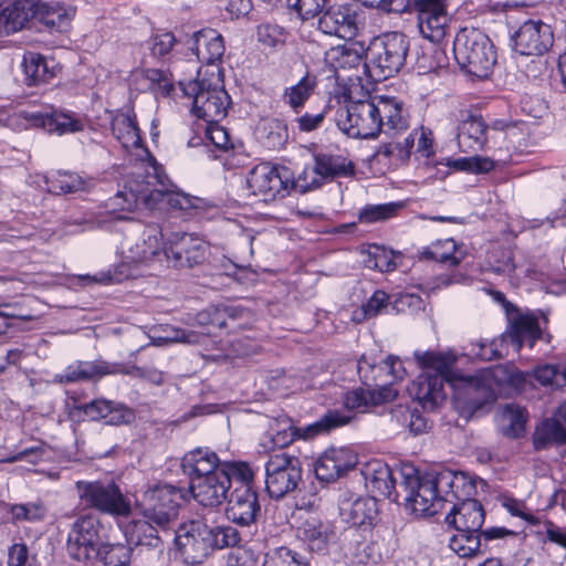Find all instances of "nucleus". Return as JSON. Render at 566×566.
Here are the masks:
<instances>
[{"label": "nucleus", "mask_w": 566, "mask_h": 566, "mask_svg": "<svg viewBox=\"0 0 566 566\" xmlns=\"http://www.w3.org/2000/svg\"><path fill=\"white\" fill-rule=\"evenodd\" d=\"M397 392L387 385H381L377 390L357 388L346 392L344 406L348 410L366 412L370 407L391 401Z\"/></svg>", "instance_id": "28"}, {"label": "nucleus", "mask_w": 566, "mask_h": 566, "mask_svg": "<svg viewBox=\"0 0 566 566\" xmlns=\"http://www.w3.org/2000/svg\"><path fill=\"white\" fill-rule=\"evenodd\" d=\"M196 80L187 83L179 81L184 94L192 98L193 114L207 123H216L227 115L230 97L220 86L219 74L212 78H201L200 72Z\"/></svg>", "instance_id": "9"}, {"label": "nucleus", "mask_w": 566, "mask_h": 566, "mask_svg": "<svg viewBox=\"0 0 566 566\" xmlns=\"http://www.w3.org/2000/svg\"><path fill=\"white\" fill-rule=\"evenodd\" d=\"M411 6L417 14L418 28L422 36L431 42L442 41L451 22L446 0H411Z\"/></svg>", "instance_id": "12"}, {"label": "nucleus", "mask_w": 566, "mask_h": 566, "mask_svg": "<svg viewBox=\"0 0 566 566\" xmlns=\"http://www.w3.org/2000/svg\"><path fill=\"white\" fill-rule=\"evenodd\" d=\"M376 497H344L340 514L355 526L371 524L377 515Z\"/></svg>", "instance_id": "30"}, {"label": "nucleus", "mask_w": 566, "mask_h": 566, "mask_svg": "<svg viewBox=\"0 0 566 566\" xmlns=\"http://www.w3.org/2000/svg\"><path fill=\"white\" fill-rule=\"evenodd\" d=\"M23 117L31 125L57 135L73 134L84 129V119L71 111H53L49 114L25 112Z\"/></svg>", "instance_id": "20"}, {"label": "nucleus", "mask_w": 566, "mask_h": 566, "mask_svg": "<svg viewBox=\"0 0 566 566\" xmlns=\"http://www.w3.org/2000/svg\"><path fill=\"white\" fill-rule=\"evenodd\" d=\"M350 421V417L339 411H329L315 423L308 426L305 430V438L316 436L322 432H328L332 429L344 426Z\"/></svg>", "instance_id": "52"}, {"label": "nucleus", "mask_w": 566, "mask_h": 566, "mask_svg": "<svg viewBox=\"0 0 566 566\" xmlns=\"http://www.w3.org/2000/svg\"><path fill=\"white\" fill-rule=\"evenodd\" d=\"M228 556L227 566H258V555L251 548L234 545Z\"/></svg>", "instance_id": "64"}, {"label": "nucleus", "mask_w": 566, "mask_h": 566, "mask_svg": "<svg viewBox=\"0 0 566 566\" xmlns=\"http://www.w3.org/2000/svg\"><path fill=\"white\" fill-rule=\"evenodd\" d=\"M325 59L335 70L356 71L355 77L361 81L363 65L367 60V49L361 42H348L331 48L326 52Z\"/></svg>", "instance_id": "22"}, {"label": "nucleus", "mask_w": 566, "mask_h": 566, "mask_svg": "<svg viewBox=\"0 0 566 566\" xmlns=\"http://www.w3.org/2000/svg\"><path fill=\"white\" fill-rule=\"evenodd\" d=\"M446 497H405L403 503L397 502L417 517H431L444 506Z\"/></svg>", "instance_id": "43"}, {"label": "nucleus", "mask_w": 566, "mask_h": 566, "mask_svg": "<svg viewBox=\"0 0 566 566\" xmlns=\"http://www.w3.org/2000/svg\"><path fill=\"white\" fill-rule=\"evenodd\" d=\"M402 488L409 495L431 493L432 495H474L479 491L475 480L462 472L442 470L420 474L413 467L401 471Z\"/></svg>", "instance_id": "6"}, {"label": "nucleus", "mask_w": 566, "mask_h": 566, "mask_svg": "<svg viewBox=\"0 0 566 566\" xmlns=\"http://www.w3.org/2000/svg\"><path fill=\"white\" fill-rule=\"evenodd\" d=\"M99 536V524L92 516L77 518L69 533L66 551L77 562L94 560L103 545Z\"/></svg>", "instance_id": "11"}, {"label": "nucleus", "mask_w": 566, "mask_h": 566, "mask_svg": "<svg viewBox=\"0 0 566 566\" xmlns=\"http://www.w3.org/2000/svg\"><path fill=\"white\" fill-rule=\"evenodd\" d=\"M159 329L167 335L168 340H170L171 344L182 343L196 345L200 344L203 339V335L196 331L184 329L171 325L160 326Z\"/></svg>", "instance_id": "59"}, {"label": "nucleus", "mask_w": 566, "mask_h": 566, "mask_svg": "<svg viewBox=\"0 0 566 566\" xmlns=\"http://www.w3.org/2000/svg\"><path fill=\"white\" fill-rule=\"evenodd\" d=\"M388 301L389 296L386 292L380 290L376 291L367 301V303L361 306L359 313L361 317H358L356 314L355 318L360 321L361 318H370L377 316L384 308L387 307Z\"/></svg>", "instance_id": "62"}, {"label": "nucleus", "mask_w": 566, "mask_h": 566, "mask_svg": "<svg viewBox=\"0 0 566 566\" xmlns=\"http://www.w3.org/2000/svg\"><path fill=\"white\" fill-rule=\"evenodd\" d=\"M356 454L346 448L327 449L315 462L314 472L318 480L332 482L354 469Z\"/></svg>", "instance_id": "19"}, {"label": "nucleus", "mask_w": 566, "mask_h": 566, "mask_svg": "<svg viewBox=\"0 0 566 566\" xmlns=\"http://www.w3.org/2000/svg\"><path fill=\"white\" fill-rule=\"evenodd\" d=\"M109 408H113V401L106 399H95L77 407L84 416L92 421H106Z\"/></svg>", "instance_id": "61"}, {"label": "nucleus", "mask_w": 566, "mask_h": 566, "mask_svg": "<svg viewBox=\"0 0 566 566\" xmlns=\"http://www.w3.org/2000/svg\"><path fill=\"white\" fill-rule=\"evenodd\" d=\"M146 172L148 174L149 180H151L154 184L157 181V184L160 186L159 188L155 186V189L157 191H161L163 193V197L156 202V208L164 201H166L174 209L187 210L192 207L191 197L189 195L176 191L165 184L160 175V167L158 165L157 174L148 168L146 169Z\"/></svg>", "instance_id": "37"}, {"label": "nucleus", "mask_w": 566, "mask_h": 566, "mask_svg": "<svg viewBox=\"0 0 566 566\" xmlns=\"http://www.w3.org/2000/svg\"><path fill=\"white\" fill-rule=\"evenodd\" d=\"M421 255L428 260L449 263L451 266H457L463 260V254L457 250V244L453 239L433 242L422 250Z\"/></svg>", "instance_id": "40"}, {"label": "nucleus", "mask_w": 566, "mask_h": 566, "mask_svg": "<svg viewBox=\"0 0 566 566\" xmlns=\"http://www.w3.org/2000/svg\"><path fill=\"white\" fill-rule=\"evenodd\" d=\"M338 128L352 138H376L381 132L395 135L408 128L401 104L392 97L349 102L336 111Z\"/></svg>", "instance_id": "1"}, {"label": "nucleus", "mask_w": 566, "mask_h": 566, "mask_svg": "<svg viewBox=\"0 0 566 566\" xmlns=\"http://www.w3.org/2000/svg\"><path fill=\"white\" fill-rule=\"evenodd\" d=\"M444 382L447 381L439 374L421 373L412 381L409 392L423 409L434 410L447 397Z\"/></svg>", "instance_id": "23"}, {"label": "nucleus", "mask_w": 566, "mask_h": 566, "mask_svg": "<svg viewBox=\"0 0 566 566\" xmlns=\"http://www.w3.org/2000/svg\"><path fill=\"white\" fill-rule=\"evenodd\" d=\"M364 475L366 488L371 494L390 495L395 489L392 472L386 463L379 461L369 463Z\"/></svg>", "instance_id": "33"}, {"label": "nucleus", "mask_w": 566, "mask_h": 566, "mask_svg": "<svg viewBox=\"0 0 566 566\" xmlns=\"http://www.w3.org/2000/svg\"><path fill=\"white\" fill-rule=\"evenodd\" d=\"M11 513L15 520L38 521L44 517L46 507L42 501L36 500L24 504H15L11 507Z\"/></svg>", "instance_id": "58"}, {"label": "nucleus", "mask_w": 566, "mask_h": 566, "mask_svg": "<svg viewBox=\"0 0 566 566\" xmlns=\"http://www.w3.org/2000/svg\"><path fill=\"white\" fill-rule=\"evenodd\" d=\"M128 542L135 545L157 547L160 543L156 528L147 521H136L127 532Z\"/></svg>", "instance_id": "47"}, {"label": "nucleus", "mask_w": 566, "mask_h": 566, "mask_svg": "<svg viewBox=\"0 0 566 566\" xmlns=\"http://www.w3.org/2000/svg\"><path fill=\"white\" fill-rule=\"evenodd\" d=\"M408 51L409 41L402 33L390 32L374 39L367 48L363 75L371 82L392 77L405 65Z\"/></svg>", "instance_id": "5"}, {"label": "nucleus", "mask_w": 566, "mask_h": 566, "mask_svg": "<svg viewBox=\"0 0 566 566\" xmlns=\"http://www.w3.org/2000/svg\"><path fill=\"white\" fill-rule=\"evenodd\" d=\"M290 468H300V461L297 458L289 455L281 450L270 454L265 464L266 475L287 471Z\"/></svg>", "instance_id": "60"}, {"label": "nucleus", "mask_w": 566, "mask_h": 566, "mask_svg": "<svg viewBox=\"0 0 566 566\" xmlns=\"http://www.w3.org/2000/svg\"><path fill=\"white\" fill-rule=\"evenodd\" d=\"M315 86V78L306 74L295 85L285 88L283 99L293 109L297 111L308 99Z\"/></svg>", "instance_id": "44"}, {"label": "nucleus", "mask_w": 566, "mask_h": 566, "mask_svg": "<svg viewBox=\"0 0 566 566\" xmlns=\"http://www.w3.org/2000/svg\"><path fill=\"white\" fill-rule=\"evenodd\" d=\"M163 250L161 231L157 224L143 227L142 231L126 239L123 255L129 263H146Z\"/></svg>", "instance_id": "16"}, {"label": "nucleus", "mask_w": 566, "mask_h": 566, "mask_svg": "<svg viewBox=\"0 0 566 566\" xmlns=\"http://www.w3.org/2000/svg\"><path fill=\"white\" fill-rule=\"evenodd\" d=\"M191 50L206 64H214L224 53L222 36L213 29H203L193 35Z\"/></svg>", "instance_id": "29"}, {"label": "nucleus", "mask_w": 566, "mask_h": 566, "mask_svg": "<svg viewBox=\"0 0 566 566\" xmlns=\"http://www.w3.org/2000/svg\"><path fill=\"white\" fill-rule=\"evenodd\" d=\"M502 422L506 436L517 438L525 430L526 411L520 406L506 405L502 411Z\"/></svg>", "instance_id": "46"}, {"label": "nucleus", "mask_w": 566, "mask_h": 566, "mask_svg": "<svg viewBox=\"0 0 566 566\" xmlns=\"http://www.w3.org/2000/svg\"><path fill=\"white\" fill-rule=\"evenodd\" d=\"M453 54L469 75L486 78L496 62L494 46L486 34L475 28H462L453 41Z\"/></svg>", "instance_id": "7"}, {"label": "nucleus", "mask_w": 566, "mask_h": 566, "mask_svg": "<svg viewBox=\"0 0 566 566\" xmlns=\"http://www.w3.org/2000/svg\"><path fill=\"white\" fill-rule=\"evenodd\" d=\"M98 553L94 560H99L105 566H128L129 552L123 545L103 543Z\"/></svg>", "instance_id": "53"}, {"label": "nucleus", "mask_w": 566, "mask_h": 566, "mask_svg": "<svg viewBox=\"0 0 566 566\" xmlns=\"http://www.w3.org/2000/svg\"><path fill=\"white\" fill-rule=\"evenodd\" d=\"M553 32L539 20L524 22L514 33V49L521 55H542L553 45Z\"/></svg>", "instance_id": "15"}, {"label": "nucleus", "mask_w": 566, "mask_h": 566, "mask_svg": "<svg viewBox=\"0 0 566 566\" xmlns=\"http://www.w3.org/2000/svg\"><path fill=\"white\" fill-rule=\"evenodd\" d=\"M318 29L325 34L350 40L358 33L357 13L348 4L331 6L319 17Z\"/></svg>", "instance_id": "18"}, {"label": "nucleus", "mask_w": 566, "mask_h": 566, "mask_svg": "<svg viewBox=\"0 0 566 566\" xmlns=\"http://www.w3.org/2000/svg\"><path fill=\"white\" fill-rule=\"evenodd\" d=\"M73 14L72 9H66L60 3L35 1L34 4V18L52 29H62Z\"/></svg>", "instance_id": "36"}, {"label": "nucleus", "mask_w": 566, "mask_h": 566, "mask_svg": "<svg viewBox=\"0 0 566 566\" xmlns=\"http://www.w3.org/2000/svg\"><path fill=\"white\" fill-rule=\"evenodd\" d=\"M488 125L479 115L469 114L458 126V145L462 151H478L488 142Z\"/></svg>", "instance_id": "27"}, {"label": "nucleus", "mask_w": 566, "mask_h": 566, "mask_svg": "<svg viewBox=\"0 0 566 566\" xmlns=\"http://www.w3.org/2000/svg\"><path fill=\"white\" fill-rule=\"evenodd\" d=\"M440 165L447 167L448 169H457L471 172H488L494 166L491 159L478 156L458 159L448 158L446 159V161L437 163H431L428 160L426 163L427 169L436 168L437 166Z\"/></svg>", "instance_id": "42"}, {"label": "nucleus", "mask_w": 566, "mask_h": 566, "mask_svg": "<svg viewBox=\"0 0 566 566\" xmlns=\"http://www.w3.org/2000/svg\"><path fill=\"white\" fill-rule=\"evenodd\" d=\"M354 172L350 161L342 156L334 155H317L315 156V166L313 168H305L300 175L305 176L306 181H312L313 178L318 181L319 187L323 179L346 177Z\"/></svg>", "instance_id": "25"}, {"label": "nucleus", "mask_w": 566, "mask_h": 566, "mask_svg": "<svg viewBox=\"0 0 566 566\" xmlns=\"http://www.w3.org/2000/svg\"><path fill=\"white\" fill-rule=\"evenodd\" d=\"M263 566H310L298 553L287 548L280 547L272 554L265 556Z\"/></svg>", "instance_id": "54"}, {"label": "nucleus", "mask_w": 566, "mask_h": 566, "mask_svg": "<svg viewBox=\"0 0 566 566\" xmlns=\"http://www.w3.org/2000/svg\"><path fill=\"white\" fill-rule=\"evenodd\" d=\"M111 373L109 366L105 361H77L66 367L63 374L56 375V378L61 384H70L88 380Z\"/></svg>", "instance_id": "34"}, {"label": "nucleus", "mask_w": 566, "mask_h": 566, "mask_svg": "<svg viewBox=\"0 0 566 566\" xmlns=\"http://www.w3.org/2000/svg\"><path fill=\"white\" fill-rule=\"evenodd\" d=\"M181 469L188 476V491L191 495H211L216 485L227 480L223 463L216 452L207 448H196L181 459Z\"/></svg>", "instance_id": "8"}, {"label": "nucleus", "mask_w": 566, "mask_h": 566, "mask_svg": "<svg viewBox=\"0 0 566 566\" xmlns=\"http://www.w3.org/2000/svg\"><path fill=\"white\" fill-rule=\"evenodd\" d=\"M256 35L259 42L269 48L281 45L286 40L284 29L277 24L263 23L258 27Z\"/></svg>", "instance_id": "56"}, {"label": "nucleus", "mask_w": 566, "mask_h": 566, "mask_svg": "<svg viewBox=\"0 0 566 566\" xmlns=\"http://www.w3.org/2000/svg\"><path fill=\"white\" fill-rule=\"evenodd\" d=\"M223 474L227 476L222 486L216 485L211 495H227L232 490V495H258L254 486V474L245 462L223 463Z\"/></svg>", "instance_id": "21"}, {"label": "nucleus", "mask_w": 566, "mask_h": 566, "mask_svg": "<svg viewBox=\"0 0 566 566\" xmlns=\"http://www.w3.org/2000/svg\"><path fill=\"white\" fill-rule=\"evenodd\" d=\"M491 381L490 369L481 370L474 376L463 375L459 371L449 378L454 398L471 410L482 408L494 398Z\"/></svg>", "instance_id": "10"}, {"label": "nucleus", "mask_w": 566, "mask_h": 566, "mask_svg": "<svg viewBox=\"0 0 566 566\" xmlns=\"http://www.w3.org/2000/svg\"><path fill=\"white\" fill-rule=\"evenodd\" d=\"M534 377L543 386L560 388L566 385V371L556 365H543L534 369Z\"/></svg>", "instance_id": "55"}, {"label": "nucleus", "mask_w": 566, "mask_h": 566, "mask_svg": "<svg viewBox=\"0 0 566 566\" xmlns=\"http://www.w3.org/2000/svg\"><path fill=\"white\" fill-rule=\"evenodd\" d=\"M450 547L461 557L474 555L480 549V533L458 532L451 538Z\"/></svg>", "instance_id": "51"}, {"label": "nucleus", "mask_w": 566, "mask_h": 566, "mask_svg": "<svg viewBox=\"0 0 566 566\" xmlns=\"http://www.w3.org/2000/svg\"><path fill=\"white\" fill-rule=\"evenodd\" d=\"M555 504V501H549V503L544 507H533L527 505L525 502L518 501L515 497H505L503 502V506L510 512L513 516H518L530 523L531 525H537L541 523V518L535 515L541 511L546 509H551Z\"/></svg>", "instance_id": "48"}, {"label": "nucleus", "mask_w": 566, "mask_h": 566, "mask_svg": "<svg viewBox=\"0 0 566 566\" xmlns=\"http://www.w3.org/2000/svg\"><path fill=\"white\" fill-rule=\"evenodd\" d=\"M48 190L53 193H70L84 190L86 180L72 172H59L51 179H46Z\"/></svg>", "instance_id": "45"}, {"label": "nucleus", "mask_w": 566, "mask_h": 566, "mask_svg": "<svg viewBox=\"0 0 566 566\" xmlns=\"http://www.w3.org/2000/svg\"><path fill=\"white\" fill-rule=\"evenodd\" d=\"M364 262L367 268L380 272H390L397 268L395 253L379 245L369 248L367 259Z\"/></svg>", "instance_id": "49"}, {"label": "nucleus", "mask_w": 566, "mask_h": 566, "mask_svg": "<svg viewBox=\"0 0 566 566\" xmlns=\"http://www.w3.org/2000/svg\"><path fill=\"white\" fill-rule=\"evenodd\" d=\"M401 207L398 202L369 205L360 210L359 220L364 223L385 221L395 217Z\"/></svg>", "instance_id": "50"}, {"label": "nucleus", "mask_w": 566, "mask_h": 566, "mask_svg": "<svg viewBox=\"0 0 566 566\" xmlns=\"http://www.w3.org/2000/svg\"><path fill=\"white\" fill-rule=\"evenodd\" d=\"M483 505L475 497L464 499L447 515V523L453 524L458 532L479 533L484 522Z\"/></svg>", "instance_id": "24"}, {"label": "nucleus", "mask_w": 566, "mask_h": 566, "mask_svg": "<svg viewBox=\"0 0 566 566\" xmlns=\"http://www.w3.org/2000/svg\"><path fill=\"white\" fill-rule=\"evenodd\" d=\"M163 197L161 191L155 189V184L149 180L133 181L125 187V190L118 191L109 198L107 207L113 211H133L138 205L147 209H156V202Z\"/></svg>", "instance_id": "14"}, {"label": "nucleus", "mask_w": 566, "mask_h": 566, "mask_svg": "<svg viewBox=\"0 0 566 566\" xmlns=\"http://www.w3.org/2000/svg\"><path fill=\"white\" fill-rule=\"evenodd\" d=\"M542 335L538 318L534 314L526 313L513 319L510 329L501 342L509 340L514 349L520 352L525 342L532 348L535 342L542 338Z\"/></svg>", "instance_id": "26"}, {"label": "nucleus", "mask_w": 566, "mask_h": 566, "mask_svg": "<svg viewBox=\"0 0 566 566\" xmlns=\"http://www.w3.org/2000/svg\"><path fill=\"white\" fill-rule=\"evenodd\" d=\"M301 480V468H290L287 471L266 475L265 489L268 495H286L296 490Z\"/></svg>", "instance_id": "41"}, {"label": "nucleus", "mask_w": 566, "mask_h": 566, "mask_svg": "<svg viewBox=\"0 0 566 566\" xmlns=\"http://www.w3.org/2000/svg\"><path fill=\"white\" fill-rule=\"evenodd\" d=\"M415 358L422 369V373L439 374L449 384V378L458 370H452L455 357L452 354H443L438 352H415Z\"/></svg>", "instance_id": "32"}, {"label": "nucleus", "mask_w": 566, "mask_h": 566, "mask_svg": "<svg viewBox=\"0 0 566 566\" xmlns=\"http://www.w3.org/2000/svg\"><path fill=\"white\" fill-rule=\"evenodd\" d=\"M533 442L537 450L551 444H563L566 442V428L554 417L546 419L536 428Z\"/></svg>", "instance_id": "38"}, {"label": "nucleus", "mask_w": 566, "mask_h": 566, "mask_svg": "<svg viewBox=\"0 0 566 566\" xmlns=\"http://www.w3.org/2000/svg\"><path fill=\"white\" fill-rule=\"evenodd\" d=\"M206 243L189 233H172L169 238V247L164 250L168 260L174 261L175 266L192 268L205 261Z\"/></svg>", "instance_id": "17"}, {"label": "nucleus", "mask_w": 566, "mask_h": 566, "mask_svg": "<svg viewBox=\"0 0 566 566\" xmlns=\"http://www.w3.org/2000/svg\"><path fill=\"white\" fill-rule=\"evenodd\" d=\"M240 539L239 532L232 526L209 527L205 523L191 521L178 528L175 544L184 560L196 565L202 563L214 549L233 547Z\"/></svg>", "instance_id": "2"}, {"label": "nucleus", "mask_w": 566, "mask_h": 566, "mask_svg": "<svg viewBox=\"0 0 566 566\" xmlns=\"http://www.w3.org/2000/svg\"><path fill=\"white\" fill-rule=\"evenodd\" d=\"M335 533L329 524L317 518H308L297 527V537L304 542L312 552H324Z\"/></svg>", "instance_id": "31"}, {"label": "nucleus", "mask_w": 566, "mask_h": 566, "mask_svg": "<svg viewBox=\"0 0 566 566\" xmlns=\"http://www.w3.org/2000/svg\"><path fill=\"white\" fill-rule=\"evenodd\" d=\"M91 506L116 516L128 517L137 514L159 527L168 526L178 515V504L171 497H143L133 506L128 497H87Z\"/></svg>", "instance_id": "4"}, {"label": "nucleus", "mask_w": 566, "mask_h": 566, "mask_svg": "<svg viewBox=\"0 0 566 566\" xmlns=\"http://www.w3.org/2000/svg\"><path fill=\"white\" fill-rule=\"evenodd\" d=\"M245 185L251 196L269 202L285 197L292 188L300 192L315 189L318 181L314 178L306 181L303 175L294 178L291 169L285 166L261 163L248 172Z\"/></svg>", "instance_id": "3"}, {"label": "nucleus", "mask_w": 566, "mask_h": 566, "mask_svg": "<svg viewBox=\"0 0 566 566\" xmlns=\"http://www.w3.org/2000/svg\"><path fill=\"white\" fill-rule=\"evenodd\" d=\"M112 134L134 160L157 174V163L148 148L143 145L134 116L126 113L117 114L112 120Z\"/></svg>", "instance_id": "13"}, {"label": "nucleus", "mask_w": 566, "mask_h": 566, "mask_svg": "<svg viewBox=\"0 0 566 566\" xmlns=\"http://www.w3.org/2000/svg\"><path fill=\"white\" fill-rule=\"evenodd\" d=\"M144 76L149 81V87L157 94L167 96L174 88L172 80L169 74L158 69H147L144 71Z\"/></svg>", "instance_id": "57"}, {"label": "nucleus", "mask_w": 566, "mask_h": 566, "mask_svg": "<svg viewBox=\"0 0 566 566\" xmlns=\"http://www.w3.org/2000/svg\"><path fill=\"white\" fill-rule=\"evenodd\" d=\"M23 70L28 85H38L48 82L53 72L46 60L39 53L28 52L23 56Z\"/></svg>", "instance_id": "39"}, {"label": "nucleus", "mask_w": 566, "mask_h": 566, "mask_svg": "<svg viewBox=\"0 0 566 566\" xmlns=\"http://www.w3.org/2000/svg\"><path fill=\"white\" fill-rule=\"evenodd\" d=\"M296 436H298L297 431L291 424L290 420H283L277 422V429L274 433H271L270 442L273 449H283L284 447H287L290 443H292Z\"/></svg>", "instance_id": "63"}, {"label": "nucleus", "mask_w": 566, "mask_h": 566, "mask_svg": "<svg viewBox=\"0 0 566 566\" xmlns=\"http://www.w3.org/2000/svg\"><path fill=\"white\" fill-rule=\"evenodd\" d=\"M259 512L258 497H230L226 507L227 517L239 525H250Z\"/></svg>", "instance_id": "35"}]
</instances>
